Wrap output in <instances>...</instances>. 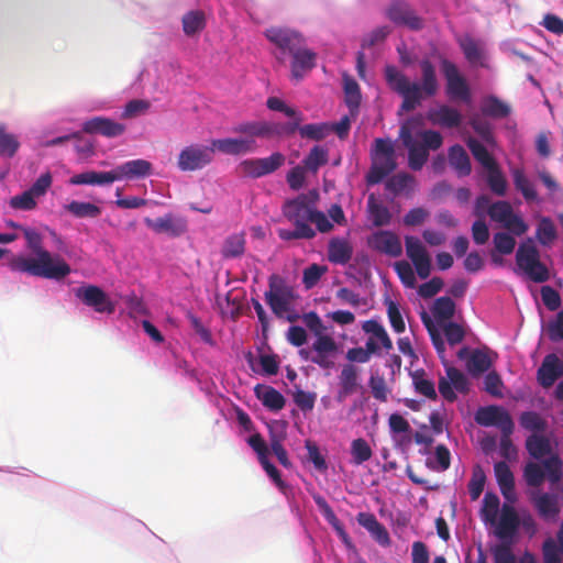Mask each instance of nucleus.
I'll use <instances>...</instances> for the list:
<instances>
[{
  "mask_svg": "<svg viewBox=\"0 0 563 563\" xmlns=\"http://www.w3.org/2000/svg\"><path fill=\"white\" fill-rule=\"evenodd\" d=\"M419 124L416 118L405 121L399 129V139L408 150V166L417 172L422 169L429 158V152L415 136V129Z\"/></svg>",
  "mask_w": 563,
  "mask_h": 563,
  "instance_id": "7",
  "label": "nucleus"
},
{
  "mask_svg": "<svg viewBox=\"0 0 563 563\" xmlns=\"http://www.w3.org/2000/svg\"><path fill=\"white\" fill-rule=\"evenodd\" d=\"M531 501L543 520H556L561 512V505L556 494L540 493L532 496Z\"/></svg>",
  "mask_w": 563,
  "mask_h": 563,
  "instance_id": "23",
  "label": "nucleus"
},
{
  "mask_svg": "<svg viewBox=\"0 0 563 563\" xmlns=\"http://www.w3.org/2000/svg\"><path fill=\"white\" fill-rule=\"evenodd\" d=\"M438 324L450 321L455 313V302L448 296L435 299L431 309Z\"/></svg>",
  "mask_w": 563,
  "mask_h": 563,
  "instance_id": "38",
  "label": "nucleus"
},
{
  "mask_svg": "<svg viewBox=\"0 0 563 563\" xmlns=\"http://www.w3.org/2000/svg\"><path fill=\"white\" fill-rule=\"evenodd\" d=\"M500 511L501 507L499 497L495 493L487 492L483 498L481 518L486 525L494 527V534L496 538L499 528Z\"/></svg>",
  "mask_w": 563,
  "mask_h": 563,
  "instance_id": "27",
  "label": "nucleus"
},
{
  "mask_svg": "<svg viewBox=\"0 0 563 563\" xmlns=\"http://www.w3.org/2000/svg\"><path fill=\"white\" fill-rule=\"evenodd\" d=\"M214 151L227 155H242L251 153L256 148L254 139H218L212 141Z\"/></svg>",
  "mask_w": 563,
  "mask_h": 563,
  "instance_id": "24",
  "label": "nucleus"
},
{
  "mask_svg": "<svg viewBox=\"0 0 563 563\" xmlns=\"http://www.w3.org/2000/svg\"><path fill=\"white\" fill-rule=\"evenodd\" d=\"M244 235L233 234L225 240L222 249V254L224 257H238L244 253Z\"/></svg>",
  "mask_w": 563,
  "mask_h": 563,
  "instance_id": "62",
  "label": "nucleus"
},
{
  "mask_svg": "<svg viewBox=\"0 0 563 563\" xmlns=\"http://www.w3.org/2000/svg\"><path fill=\"white\" fill-rule=\"evenodd\" d=\"M317 65V54L306 47L301 46L297 52L291 55L290 70L291 77L299 81Z\"/></svg>",
  "mask_w": 563,
  "mask_h": 563,
  "instance_id": "22",
  "label": "nucleus"
},
{
  "mask_svg": "<svg viewBox=\"0 0 563 563\" xmlns=\"http://www.w3.org/2000/svg\"><path fill=\"white\" fill-rule=\"evenodd\" d=\"M144 223L155 233H164L174 238L180 236L187 231V222L181 218L174 217L172 213L156 219L145 218Z\"/></svg>",
  "mask_w": 563,
  "mask_h": 563,
  "instance_id": "19",
  "label": "nucleus"
},
{
  "mask_svg": "<svg viewBox=\"0 0 563 563\" xmlns=\"http://www.w3.org/2000/svg\"><path fill=\"white\" fill-rule=\"evenodd\" d=\"M543 563H563V548L549 537L542 543Z\"/></svg>",
  "mask_w": 563,
  "mask_h": 563,
  "instance_id": "56",
  "label": "nucleus"
},
{
  "mask_svg": "<svg viewBox=\"0 0 563 563\" xmlns=\"http://www.w3.org/2000/svg\"><path fill=\"white\" fill-rule=\"evenodd\" d=\"M421 82L411 81L396 66L385 67V79L389 88L402 98L400 111L416 110L426 98L434 97L439 90V80L434 65L429 59H422L419 64Z\"/></svg>",
  "mask_w": 563,
  "mask_h": 563,
  "instance_id": "2",
  "label": "nucleus"
},
{
  "mask_svg": "<svg viewBox=\"0 0 563 563\" xmlns=\"http://www.w3.org/2000/svg\"><path fill=\"white\" fill-rule=\"evenodd\" d=\"M353 255L352 244L341 238H333L330 240L328 245V258L333 264L345 265L347 264Z\"/></svg>",
  "mask_w": 563,
  "mask_h": 563,
  "instance_id": "32",
  "label": "nucleus"
},
{
  "mask_svg": "<svg viewBox=\"0 0 563 563\" xmlns=\"http://www.w3.org/2000/svg\"><path fill=\"white\" fill-rule=\"evenodd\" d=\"M460 48L465 59L473 66H484L485 47L484 43L466 34L457 38Z\"/></svg>",
  "mask_w": 563,
  "mask_h": 563,
  "instance_id": "26",
  "label": "nucleus"
},
{
  "mask_svg": "<svg viewBox=\"0 0 563 563\" xmlns=\"http://www.w3.org/2000/svg\"><path fill=\"white\" fill-rule=\"evenodd\" d=\"M265 35L279 49V55L276 54L279 63H285L286 53L291 56L306 44L302 34L289 27H271L266 30Z\"/></svg>",
  "mask_w": 563,
  "mask_h": 563,
  "instance_id": "10",
  "label": "nucleus"
},
{
  "mask_svg": "<svg viewBox=\"0 0 563 563\" xmlns=\"http://www.w3.org/2000/svg\"><path fill=\"white\" fill-rule=\"evenodd\" d=\"M285 163V156L279 153H273L264 158H250L240 163L239 167L243 175L258 178L277 170Z\"/></svg>",
  "mask_w": 563,
  "mask_h": 563,
  "instance_id": "14",
  "label": "nucleus"
},
{
  "mask_svg": "<svg viewBox=\"0 0 563 563\" xmlns=\"http://www.w3.org/2000/svg\"><path fill=\"white\" fill-rule=\"evenodd\" d=\"M412 383L416 393L430 400H437L438 394L435 391L434 383L426 377L424 371H416L412 374Z\"/></svg>",
  "mask_w": 563,
  "mask_h": 563,
  "instance_id": "47",
  "label": "nucleus"
},
{
  "mask_svg": "<svg viewBox=\"0 0 563 563\" xmlns=\"http://www.w3.org/2000/svg\"><path fill=\"white\" fill-rule=\"evenodd\" d=\"M523 478L529 487H540L547 478L554 486L563 478V461L558 455H551L542 463L528 462L523 466Z\"/></svg>",
  "mask_w": 563,
  "mask_h": 563,
  "instance_id": "4",
  "label": "nucleus"
},
{
  "mask_svg": "<svg viewBox=\"0 0 563 563\" xmlns=\"http://www.w3.org/2000/svg\"><path fill=\"white\" fill-rule=\"evenodd\" d=\"M20 147L14 134L8 133L5 126L0 124V156L13 157Z\"/></svg>",
  "mask_w": 563,
  "mask_h": 563,
  "instance_id": "53",
  "label": "nucleus"
},
{
  "mask_svg": "<svg viewBox=\"0 0 563 563\" xmlns=\"http://www.w3.org/2000/svg\"><path fill=\"white\" fill-rule=\"evenodd\" d=\"M466 145L470 148L474 158L487 170L496 165L497 162L488 150L475 137H468Z\"/></svg>",
  "mask_w": 563,
  "mask_h": 563,
  "instance_id": "40",
  "label": "nucleus"
},
{
  "mask_svg": "<svg viewBox=\"0 0 563 563\" xmlns=\"http://www.w3.org/2000/svg\"><path fill=\"white\" fill-rule=\"evenodd\" d=\"M421 320H422V323L424 324L426 329L428 330L431 342H432L437 353L440 356H443L445 353V344H444V341H443L439 330L437 329L433 321L431 320V318L429 317V314L426 311H423L421 313Z\"/></svg>",
  "mask_w": 563,
  "mask_h": 563,
  "instance_id": "58",
  "label": "nucleus"
},
{
  "mask_svg": "<svg viewBox=\"0 0 563 563\" xmlns=\"http://www.w3.org/2000/svg\"><path fill=\"white\" fill-rule=\"evenodd\" d=\"M119 176V180L121 179H134V178H143L148 176L152 170V164L146 159H132L128 161L115 167Z\"/></svg>",
  "mask_w": 563,
  "mask_h": 563,
  "instance_id": "31",
  "label": "nucleus"
},
{
  "mask_svg": "<svg viewBox=\"0 0 563 563\" xmlns=\"http://www.w3.org/2000/svg\"><path fill=\"white\" fill-rule=\"evenodd\" d=\"M82 131L89 134H101L106 137H117L125 132V125L109 118L95 117L84 122Z\"/></svg>",
  "mask_w": 563,
  "mask_h": 563,
  "instance_id": "21",
  "label": "nucleus"
},
{
  "mask_svg": "<svg viewBox=\"0 0 563 563\" xmlns=\"http://www.w3.org/2000/svg\"><path fill=\"white\" fill-rule=\"evenodd\" d=\"M440 69L445 79V92L451 100L470 103L472 100L470 86L457 66L446 57H440Z\"/></svg>",
  "mask_w": 563,
  "mask_h": 563,
  "instance_id": "9",
  "label": "nucleus"
},
{
  "mask_svg": "<svg viewBox=\"0 0 563 563\" xmlns=\"http://www.w3.org/2000/svg\"><path fill=\"white\" fill-rule=\"evenodd\" d=\"M514 430L506 431L501 433L500 442H499V454L504 459V461L514 463L518 461V449L512 443L511 434Z\"/></svg>",
  "mask_w": 563,
  "mask_h": 563,
  "instance_id": "55",
  "label": "nucleus"
},
{
  "mask_svg": "<svg viewBox=\"0 0 563 563\" xmlns=\"http://www.w3.org/2000/svg\"><path fill=\"white\" fill-rule=\"evenodd\" d=\"M494 473L501 495L512 501L515 499V476L505 461L495 463Z\"/></svg>",
  "mask_w": 563,
  "mask_h": 563,
  "instance_id": "28",
  "label": "nucleus"
},
{
  "mask_svg": "<svg viewBox=\"0 0 563 563\" xmlns=\"http://www.w3.org/2000/svg\"><path fill=\"white\" fill-rule=\"evenodd\" d=\"M428 119L435 125L453 129L461 124L462 114L456 109L443 104L438 109L430 110Z\"/></svg>",
  "mask_w": 563,
  "mask_h": 563,
  "instance_id": "29",
  "label": "nucleus"
},
{
  "mask_svg": "<svg viewBox=\"0 0 563 563\" xmlns=\"http://www.w3.org/2000/svg\"><path fill=\"white\" fill-rule=\"evenodd\" d=\"M449 163L459 176H468L472 172L471 159L463 146L455 144L449 150Z\"/></svg>",
  "mask_w": 563,
  "mask_h": 563,
  "instance_id": "36",
  "label": "nucleus"
},
{
  "mask_svg": "<svg viewBox=\"0 0 563 563\" xmlns=\"http://www.w3.org/2000/svg\"><path fill=\"white\" fill-rule=\"evenodd\" d=\"M475 421L483 427H497L501 433L515 429L509 412L495 405L479 408L475 413Z\"/></svg>",
  "mask_w": 563,
  "mask_h": 563,
  "instance_id": "13",
  "label": "nucleus"
},
{
  "mask_svg": "<svg viewBox=\"0 0 563 563\" xmlns=\"http://www.w3.org/2000/svg\"><path fill=\"white\" fill-rule=\"evenodd\" d=\"M521 428L536 434L544 433L548 421L537 411H523L519 417Z\"/></svg>",
  "mask_w": 563,
  "mask_h": 563,
  "instance_id": "42",
  "label": "nucleus"
},
{
  "mask_svg": "<svg viewBox=\"0 0 563 563\" xmlns=\"http://www.w3.org/2000/svg\"><path fill=\"white\" fill-rule=\"evenodd\" d=\"M486 483V475L479 465L473 470L472 477L468 482V494L472 500H477L482 495Z\"/></svg>",
  "mask_w": 563,
  "mask_h": 563,
  "instance_id": "61",
  "label": "nucleus"
},
{
  "mask_svg": "<svg viewBox=\"0 0 563 563\" xmlns=\"http://www.w3.org/2000/svg\"><path fill=\"white\" fill-rule=\"evenodd\" d=\"M21 230L26 247L34 256L12 255L7 262L11 272L52 280H62L70 274L69 264L60 255H53L44 249L43 238L36 230L31 228H21Z\"/></svg>",
  "mask_w": 563,
  "mask_h": 563,
  "instance_id": "1",
  "label": "nucleus"
},
{
  "mask_svg": "<svg viewBox=\"0 0 563 563\" xmlns=\"http://www.w3.org/2000/svg\"><path fill=\"white\" fill-rule=\"evenodd\" d=\"M563 376V363L554 353L545 355L537 371L538 383L543 388L551 387L556 379Z\"/></svg>",
  "mask_w": 563,
  "mask_h": 563,
  "instance_id": "20",
  "label": "nucleus"
},
{
  "mask_svg": "<svg viewBox=\"0 0 563 563\" xmlns=\"http://www.w3.org/2000/svg\"><path fill=\"white\" fill-rule=\"evenodd\" d=\"M372 161L366 181L368 185H376L397 168L395 148L390 140L374 141Z\"/></svg>",
  "mask_w": 563,
  "mask_h": 563,
  "instance_id": "5",
  "label": "nucleus"
},
{
  "mask_svg": "<svg viewBox=\"0 0 563 563\" xmlns=\"http://www.w3.org/2000/svg\"><path fill=\"white\" fill-rule=\"evenodd\" d=\"M213 146L190 145L181 150L178 156V168L191 172L203 168L213 158Z\"/></svg>",
  "mask_w": 563,
  "mask_h": 563,
  "instance_id": "12",
  "label": "nucleus"
},
{
  "mask_svg": "<svg viewBox=\"0 0 563 563\" xmlns=\"http://www.w3.org/2000/svg\"><path fill=\"white\" fill-rule=\"evenodd\" d=\"M331 132V124L327 122L305 124L299 129L302 139L322 141Z\"/></svg>",
  "mask_w": 563,
  "mask_h": 563,
  "instance_id": "52",
  "label": "nucleus"
},
{
  "mask_svg": "<svg viewBox=\"0 0 563 563\" xmlns=\"http://www.w3.org/2000/svg\"><path fill=\"white\" fill-rule=\"evenodd\" d=\"M233 131L235 133L246 134L250 136L249 139H253L255 136L269 137L280 133L279 125L277 123L263 121L242 123L235 126Z\"/></svg>",
  "mask_w": 563,
  "mask_h": 563,
  "instance_id": "30",
  "label": "nucleus"
},
{
  "mask_svg": "<svg viewBox=\"0 0 563 563\" xmlns=\"http://www.w3.org/2000/svg\"><path fill=\"white\" fill-rule=\"evenodd\" d=\"M520 527L529 537H533L538 532L537 521L530 512L526 511L519 516L514 506L504 504L500 511L497 539L500 540V543H507L511 548Z\"/></svg>",
  "mask_w": 563,
  "mask_h": 563,
  "instance_id": "3",
  "label": "nucleus"
},
{
  "mask_svg": "<svg viewBox=\"0 0 563 563\" xmlns=\"http://www.w3.org/2000/svg\"><path fill=\"white\" fill-rule=\"evenodd\" d=\"M360 374L361 369L351 363L344 364L342 366L341 373L339 375V398H345L350 395H353L360 388Z\"/></svg>",
  "mask_w": 563,
  "mask_h": 563,
  "instance_id": "25",
  "label": "nucleus"
},
{
  "mask_svg": "<svg viewBox=\"0 0 563 563\" xmlns=\"http://www.w3.org/2000/svg\"><path fill=\"white\" fill-rule=\"evenodd\" d=\"M492 366V360L489 355L481 350H475L468 361L467 369L472 375H479L487 372Z\"/></svg>",
  "mask_w": 563,
  "mask_h": 563,
  "instance_id": "49",
  "label": "nucleus"
},
{
  "mask_svg": "<svg viewBox=\"0 0 563 563\" xmlns=\"http://www.w3.org/2000/svg\"><path fill=\"white\" fill-rule=\"evenodd\" d=\"M526 449L531 457L534 460H542L545 456H551L552 454V444L548 437L543 433L536 434L532 433L526 439Z\"/></svg>",
  "mask_w": 563,
  "mask_h": 563,
  "instance_id": "33",
  "label": "nucleus"
},
{
  "mask_svg": "<svg viewBox=\"0 0 563 563\" xmlns=\"http://www.w3.org/2000/svg\"><path fill=\"white\" fill-rule=\"evenodd\" d=\"M318 200L319 192L314 189L300 194L296 198L284 202L282 208L283 214L294 225L309 224Z\"/></svg>",
  "mask_w": 563,
  "mask_h": 563,
  "instance_id": "8",
  "label": "nucleus"
},
{
  "mask_svg": "<svg viewBox=\"0 0 563 563\" xmlns=\"http://www.w3.org/2000/svg\"><path fill=\"white\" fill-rule=\"evenodd\" d=\"M514 185L518 191L522 194L527 201H533L537 199V191L532 183L527 178L523 170L515 168L511 172Z\"/></svg>",
  "mask_w": 563,
  "mask_h": 563,
  "instance_id": "48",
  "label": "nucleus"
},
{
  "mask_svg": "<svg viewBox=\"0 0 563 563\" xmlns=\"http://www.w3.org/2000/svg\"><path fill=\"white\" fill-rule=\"evenodd\" d=\"M487 184L497 196H505L507 181L498 165L487 169Z\"/></svg>",
  "mask_w": 563,
  "mask_h": 563,
  "instance_id": "59",
  "label": "nucleus"
},
{
  "mask_svg": "<svg viewBox=\"0 0 563 563\" xmlns=\"http://www.w3.org/2000/svg\"><path fill=\"white\" fill-rule=\"evenodd\" d=\"M351 454L353 463L361 465L372 457L373 451L366 440L358 438L351 443Z\"/></svg>",
  "mask_w": 563,
  "mask_h": 563,
  "instance_id": "54",
  "label": "nucleus"
},
{
  "mask_svg": "<svg viewBox=\"0 0 563 563\" xmlns=\"http://www.w3.org/2000/svg\"><path fill=\"white\" fill-rule=\"evenodd\" d=\"M435 461L427 460V466L437 472H444L451 465V453L444 444H439L434 451Z\"/></svg>",
  "mask_w": 563,
  "mask_h": 563,
  "instance_id": "60",
  "label": "nucleus"
},
{
  "mask_svg": "<svg viewBox=\"0 0 563 563\" xmlns=\"http://www.w3.org/2000/svg\"><path fill=\"white\" fill-rule=\"evenodd\" d=\"M362 328L366 333H371L373 335L372 338L377 340L386 351L393 349V342L388 333L378 321L367 320L363 323Z\"/></svg>",
  "mask_w": 563,
  "mask_h": 563,
  "instance_id": "51",
  "label": "nucleus"
},
{
  "mask_svg": "<svg viewBox=\"0 0 563 563\" xmlns=\"http://www.w3.org/2000/svg\"><path fill=\"white\" fill-rule=\"evenodd\" d=\"M415 136L420 141V143L427 147V151L430 150L437 151L439 150L443 144V137L438 131L433 130H424V131H417L415 133Z\"/></svg>",
  "mask_w": 563,
  "mask_h": 563,
  "instance_id": "64",
  "label": "nucleus"
},
{
  "mask_svg": "<svg viewBox=\"0 0 563 563\" xmlns=\"http://www.w3.org/2000/svg\"><path fill=\"white\" fill-rule=\"evenodd\" d=\"M183 30L187 36L200 33L206 26V15L200 10H192L183 16Z\"/></svg>",
  "mask_w": 563,
  "mask_h": 563,
  "instance_id": "44",
  "label": "nucleus"
},
{
  "mask_svg": "<svg viewBox=\"0 0 563 563\" xmlns=\"http://www.w3.org/2000/svg\"><path fill=\"white\" fill-rule=\"evenodd\" d=\"M493 243L495 252L500 255H509L516 247V239L507 232H497L494 234Z\"/></svg>",
  "mask_w": 563,
  "mask_h": 563,
  "instance_id": "63",
  "label": "nucleus"
},
{
  "mask_svg": "<svg viewBox=\"0 0 563 563\" xmlns=\"http://www.w3.org/2000/svg\"><path fill=\"white\" fill-rule=\"evenodd\" d=\"M367 211L369 220L375 227L388 225L391 221V213L389 209L378 201L374 194H371L367 199Z\"/></svg>",
  "mask_w": 563,
  "mask_h": 563,
  "instance_id": "37",
  "label": "nucleus"
},
{
  "mask_svg": "<svg viewBox=\"0 0 563 563\" xmlns=\"http://www.w3.org/2000/svg\"><path fill=\"white\" fill-rule=\"evenodd\" d=\"M76 296L86 306L93 308L99 313H113L115 306L107 294L98 286L88 285L79 287L76 290Z\"/></svg>",
  "mask_w": 563,
  "mask_h": 563,
  "instance_id": "16",
  "label": "nucleus"
},
{
  "mask_svg": "<svg viewBox=\"0 0 563 563\" xmlns=\"http://www.w3.org/2000/svg\"><path fill=\"white\" fill-rule=\"evenodd\" d=\"M367 244L372 250L393 257L400 256L402 253L400 239L391 231L382 230L373 233Z\"/></svg>",
  "mask_w": 563,
  "mask_h": 563,
  "instance_id": "18",
  "label": "nucleus"
},
{
  "mask_svg": "<svg viewBox=\"0 0 563 563\" xmlns=\"http://www.w3.org/2000/svg\"><path fill=\"white\" fill-rule=\"evenodd\" d=\"M65 209L76 218H97L101 214V209L91 202L74 200Z\"/></svg>",
  "mask_w": 563,
  "mask_h": 563,
  "instance_id": "50",
  "label": "nucleus"
},
{
  "mask_svg": "<svg viewBox=\"0 0 563 563\" xmlns=\"http://www.w3.org/2000/svg\"><path fill=\"white\" fill-rule=\"evenodd\" d=\"M328 151L319 145L313 146L302 161L306 170L316 174L318 169L328 163Z\"/></svg>",
  "mask_w": 563,
  "mask_h": 563,
  "instance_id": "46",
  "label": "nucleus"
},
{
  "mask_svg": "<svg viewBox=\"0 0 563 563\" xmlns=\"http://www.w3.org/2000/svg\"><path fill=\"white\" fill-rule=\"evenodd\" d=\"M386 16L396 25L407 26L410 30H420L423 25L422 20L402 0H393L386 9Z\"/></svg>",
  "mask_w": 563,
  "mask_h": 563,
  "instance_id": "17",
  "label": "nucleus"
},
{
  "mask_svg": "<svg viewBox=\"0 0 563 563\" xmlns=\"http://www.w3.org/2000/svg\"><path fill=\"white\" fill-rule=\"evenodd\" d=\"M278 236L284 241L306 239L310 240L316 236V231L309 224L295 225L294 230L279 229Z\"/></svg>",
  "mask_w": 563,
  "mask_h": 563,
  "instance_id": "57",
  "label": "nucleus"
},
{
  "mask_svg": "<svg viewBox=\"0 0 563 563\" xmlns=\"http://www.w3.org/2000/svg\"><path fill=\"white\" fill-rule=\"evenodd\" d=\"M406 254L412 262L417 275L426 279L431 273V258L422 242L416 236L405 238Z\"/></svg>",
  "mask_w": 563,
  "mask_h": 563,
  "instance_id": "15",
  "label": "nucleus"
},
{
  "mask_svg": "<svg viewBox=\"0 0 563 563\" xmlns=\"http://www.w3.org/2000/svg\"><path fill=\"white\" fill-rule=\"evenodd\" d=\"M269 289L265 292V299L277 297H296L292 286L286 279L277 274H273L268 279Z\"/></svg>",
  "mask_w": 563,
  "mask_h": 563,
  "instance_id": "41",
  "label": "nucleus"
},
{
  "mask_svg": "<svg viewBox=\"0 0 563 563\" xmlns=\"http://www.w3.org/2000/svg\"><path fill=\"white\" fill-rule=\"evenodd\" d=\"M343 88H344V95H345V103L347 108L350 109V112L352 115H355L358 111L360 103H361V90L360 86L356 82L355 79L345 76L343 79Z\"/></svg>",
  "mask_w": 563,
  "mask_h": 563,
  "instance_id": "43",
  "label": "nucleus"
},
{
  "mask_svg": "<svg viewBox=\"0 0 563 563\" xmlns=\"http://www.w3.org/2000/svg\"><path fill=\"white\" fill-rule=\"evenodd\" d=\"M254 391L256 397L267 409L272 411H279L285 407V397L274 387L257 385Z\"/></svg>",
  "mask_w": 563,
  "mask_h": 563,
  "instance_id": "34",
  "label": "nucleus"
},
{
  "mask_svg": "<svg viewBox=\"0 0 563 563\" xmlns=\"http://www.w3.org/2000/svg\"><path fill=\"white\" fill-rule=\"evenodd\" d=\"M52 183L53 177L49 172L42 174L27 190L10 199V207L15 210H34L37 207L36 200L46 195Z\"/></svg>",
  "mask_w": 563,
  "mask_h": 563,
  "instance_id": "11",
  "label": "nucleus"
},
{
  "mask_svg": "<svg viewBox=\"0 0 563 563\" xmlns=\"http://www.w3.org/2000/svg\"><path fill=\"white\" fill-rule=\"evenodd\" d=\"M516 264L534 283H544L550 278L549 269L540 261V252L531 238L519 244Z\"/></svg>",
  "mask_w": 563,
  "mask_h": 563,
  "instance_id": "6",
  "label": "nucleus"
},
{
  "mask_svg": "<svg viewBox=\"0 0 563 563\" xmlns=\"http://www.w3.org/2000/svg\"><path fill=\"white\" fill-rule=\"evenodd\" d=\"M416 179L409 173H398L393 175L385 183L386 190L390 191L394 196L406 194L407 196L413 190Z\"/></svg>",
  "mask_w": 563,
  "mask_h": 563,
  "instance_id": "35",
  "label": "nucleus"
},
{
  "mask_svg": "<svg viewBox=\"0 0 563 563\" xmlns=\"http://www.w3.org/2000/svg\"><path fill=\"white\" fill-rule=\"evenodd\" d=\"M536 238L542 246H551L558 239V231L551 218H540L536 230Z\"/></svg>",
  "mask_w": 563,
  "mask_h": 563,
  "instance_id": "39",
  "label": "nucleus"
},
{
  "mask_svg": "<svg viewBox=\"0 0 563 563\" xmlns=\"http://www.w3.org/2000/svg\"><path fill=\"white\" fill-rule=\"evenodd\" d=\"M510 107L495 96H489L482 103V112L484 115L503 119L510 114Z\"/></svg>",
  "mask_w": 563,
  "mask_h": 563,
  "instance_id": "45",
  "label": "nucleus"
}]
</instances>
